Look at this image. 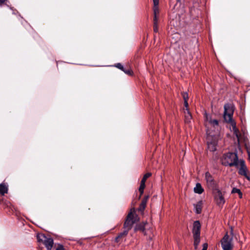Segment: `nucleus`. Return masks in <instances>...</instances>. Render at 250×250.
<instances>
[{
    "label": "nucleus",
    "instance_id": "11",
    "mask_svg": "<svg viewBox=\"0 0 250 250\" xmlns=\"http://www.w3.org/2000/svg\"><path fill=\"white\" fill-rule=\"evenodd\" d=\"M201 225L198 221H196L193 223L192 233L193 237L200 236Z\"/></svg>",
    "mask_w": 250,
    "mask_h": 250
},
{
    "label": "nucleus",
    "instance_id": "15",
    "mask_svg": "<svg viewBox=\"0 0 250 250\" xmlns=\"http://www.w3.org/2000/svg\"><path fill=\"white\" fill-rule=\"evenodd\" d=\"M202 201L198 202L196 205H194L195 211L197 214H199L202 211Z\"/></svg>",
    "mask_w": 250,
    "mask_h": 250
},
{
    "label": "nucleus",
    "instance_id": "28",
    "mask_svg": "<svg viewBox=\"0 0 250 250\" xmlns=\"http://www.w3.org/2000/svg\"><path fill=\"white\" fill-rule=\"evenodd\" d=\"M182 96L184 100V101L188 100V94L186 92H184L182 93Z\"/></svg>",
    "mask_w": 250,
    "mask_h": 250
},
{
    "label": "nucleus",
    "instance_id": "3",
    "mask_svg": "<svg viewBox=\"0 0 250 250\" xmlns=\"http://www.w3.org/2000/svg\"><path fill=\"white\" fill-rule=\"evenodd\" d=\"M138 221L139 217L136 214L135 208H131L124 223V230L127 231L128 232L129 230L132 228L133 224Z\"/></svg>",
    "mask_w": 250,
    "mask_h": 250
},
{
    "label": "nucleus",
    "instance_id": "16",
    "mask_svg": "<svg viewBox=\"0 0 250 250\" xmlns=\"http://www.w3.org/2000/svg\"><path fill=\"white\" fill-rule=\"evenodd\" d=\"M8 188L4 184H0V194L4 195L5 193H7Z\"/></svg>",
    "mask_w": 250,
    "mask_h": 250
},
{
    "label": "nucleus",
    "instance_id": "5",
    "mask_svg": "<svg viewBox=\"0 0 250 250\" xmlns=\"http://www.w3.org/2000/svg\"><path fill=\"white\" fill-rule=\"evenodd\" d=\"M237 167L238 168V174L244 176L248 181H250V172L245 161L242 159L239 160L238 166Z\"/></svg>",
    "mask_w": 250,
    "mask_h": 250
},
{
    "label": "nucleus",
    "instance_id": "26",
    "mask_svg": "<svg viewBox=\"0 0 250 250\" xmlns=\"http://www.w3.org/2000/svg\"><path fill=\"white\" fill-rule=\"evenodd\" d=\"M114 66L118 68V69L121 70L122 71L124 69V68L123 65L120 63H117L115 64Z\"/></svg>",
    "mask_w": 250,
    "mask_h": 250
},
{
    "label": "nucleus",
    "instance_id": "8",
    "mask_svg": "<svg viewBox=\"0 0 250 250\" xmlns=\"http://www.w3.org/2000/svg\"><path fill=\"white\" fill-rule=\"evenodd\" d=\"M214 201L216 204L222 207L225 203V200L224 195L221 191L218 188L213 190Z\"/></svg>",
    "mask_w": 250,
    "mask_h": 250
},
{
    "label": "nucleus",
    "instance_id": "2",
    "mask_svg": "<svg viewBox=\"0 0 250 250\" xmlns=\"http://www.w3.org/2000/svg\"><path fill=\"white\" fill-rule=\"evenodd\" d=\"M222 165L225 166H238V159L236 153H228L224 154L222 159Z\"/></svg>",
    "mask_w": 250,
    "mask_h": 250
},
{
    "label": "nucleus",
    "instance_id": "32",
    "mask_svg": "<svg viewBox=\"0 0 250 250\" xmlns=\"http://www.w3.org/2000/svg\"><path fill=\"white\" fill-rule=\"evenodd\" d=\"M6 0H0V3H3Z\"/></svg>",
    "mask_w": 250,
    "mask_h": 250
},
{
    "label": "nucleus",
    "instance_id": "13",
    "mask_svg": "<svg viewBox=\"0 0 250 250\" xmlns=\"http://www.w3.org/2000/svg\"><path fill=\"white\" fill-rule=\"evenodd\" d=\"M154 7H153V12H154V18L153 20H158L157 15L159 14V10L158 7L159 4V0H153Z\"/></svg>",
    "mask_w": 250,
    "mask_h": 250
},
{
    "label": "nucleus",
    "instance_id": "31",
    "mask_svg": "<svg viewBox=\"0 0 250 250\" xmlns=\"http://www.w3.org/2000/svg\"><path fill=\"white\" fill-rule=\"evenodd\" d=\"M184 105L186 109H188V100L184 101Z\"/></svg>",
    "mask_w": 250,
    "mask_h": 250
},
{
    "label": "nucleus",
    "instance_id": "29",
    "mask_svg": "<svg viewBox=\"0 0 250 250\" xmlns=\"http://www.w3.org/2000/svg\"><path fill=\"white\" fill-rule=\"evenodd\" d=\"M56 250H65L62 245H59Z\"/></svg>",
    "mask_w": 250,
    "mask_h": 250
},
{
    "label": "nucleus",
    "instance_id": "14",
    "mask_svg": "<svg viewBox=\"0 0 250 250\" xmlns=\"http://www.w3.org/2000/svg\"><path fill=\"white\" fill-rule=\"evenodd\" d=\"M204 189L201 184L198 183L196 184V186L194 188V191L196 193L202 194L204 192Z\"/></svg>",
    "mask_w": 250,
    "mask_h": 250
},
{
    "label": "nucleus",
    "instance_id": "1",
    "mask_svg": "<svg viewBox=\"0 0 250 250\" xmlns=\"http://www.w3.org/2000/svg\"><path fill=\"white\" fill-rule=\"evenodd\" d=\"M224 118L226 122L229 123L232 127V131L235 135L238 143L240 140V134L239 130L236 126V123L232 120V115L233 114V110L232 107L229 104H226L224 105Z\"/></svg>",
    "mask_w": 250,
    "mask_h": 250
},
{
    "label": "nucleus",
    "instance_id": "18",
    "mask_svg": "<svg viewBox=\"0 0 250 250\" xmlns=\"http://www.w3.org/2000/svg\"><path fill=\"white\" fill-rule=\"evenodd\" d=\"M185 114L186 122H189L191 119V115L188 109H186V111H185Z\"/></svg>",
    "mask_w": 250,
    "mask_h": 250
},
{
    "label": "nucleus",
    "instance_id": "22",
    "mask_svg": "<svg viewBox=\"0 0 250 250\" xmlns=\"http://www.w3.org/2000/svg\"><path fill=\"white\" fill-rule=\"evenodd\" d=\"M145 184L141 182V184L139 188V191L140 193V197L144 193V190L145 188Z\"/></svg>",
    "mask_w": 250,
    "mask_h": 250
},
{
    "label": "nucleus",
    "instance_id": "23",
    "mask_svg": "<svg viewBox=\"0 0 250 250\" xmlns=\"http://www.w3.org/2000/svg\"><path fill=\"white\" fill-rule=\"evenodd\" d=\"M151 175V173L148 172L146 174H145L143 178V179L141 180V183H146V181L147 178H148L149 177H150Z\"/></svg>",
    "mask_w": 250,
    "mask_h": 250
},
{
    "label": "nucleus",
    "instance_id": "17",
    "mask_svg": "<svg viewBox=\"0 0 250 250\" xmlns=\"http://www.w3.org/2000/svg\"><path fill=\"white\" fill-rule=\"evenodd\" d=\"M146 224V223H142L137 225L135 228V230H140L142 232H144L145 229V225Z\"/></svg>",
    "mask_w": 250,
    "mask_h": 250
},
{
    "label": "nucleus",
    "instance_id": "9",
    "mask_svg": "<svg viewBox=\"0 0 250 250\" xmlns=\"http://www.w3.org/2000/svg\"><path fill=\"white\" fill-rule=\"evenodd\" d=\"M39 242H42L45 245L47 250H51L52 248L54 242L51 238H47L43 234H40L37 236Z\"/></svg>",
    "mask_w": 250,
    "mask_h": 250
},
{
    "label": "nucleus",
    "instance_id": "6",
    "mask_svg": "<svg viewBox=\"0 0 250 250\" xmlns=\"http://www.w3.org/2000/svg\"><path fill=\"white\" fill-rule=\"evenodd\" d=\"M206 119H205V126L207 127V132L208 131V133H211L209 130V128H213L216 129L218 127L219 123L218 121L216 119H212L210 116H208L206 113L205 114Z\"/></svg>",
    "mask_w": 250,
    "mask_h": 250
},
{
    "label": "nucleus",
    "instance_id": "30",
    "mask_svg": "<svg viewBox=\"0 0 250 250\" xmlns=\"http://www.w3.org/2000/svg\"><path fill=\"white\" fill-rule=\"evenodd\" d=\"M208 249V244L207 243H204L203 245V249L202 250H207Z\"/></svg>",
    "mask_w": 250,
    "mask_h": 250
},
{
    "label": "nucleus",
    "instance_id": "27",
    "mask_svg": "<svg viewBox=\"0 0 250 250\" xmlns=\"http://www.w3.org/2000/svg\"><path fill=\"white\" fill-rule=\"evenodd\" d=\"M145 208H146V206L140 204L138 210L139 211H140L141 212H143Z\"/></svg>",
    "mask_w": 250,
    "mask_h": 250
},
{
    "label": "nucleus",
    "instance_id": "25",
    "mask_svg": "<svg viewBox=\"0 0 250 250\" xmlns=\"http://www.w3.org/2000/svg\"><path fill=\"white\" fill-rule=\"evenodd\" d=\"M148 199V196H145L142 200L140 204L144 205L146 207V203Z\"/></svg>",
    "mask_w": 250,
    "mask_h": 250
},
{
    "label": "nucleus",
    "instance_id": "4",
    "mask_svg": "<svg viewBox=\"0 0 250 250\" xmlns=\"http://www.w3.org/2000/svg\"><path fill=\"white\" fill-rule=\"evenodd\" d=\"M234 235L232 228H231L230 234L227 232L220 241L223 250H232L233 248V236Z\"/></svg>",
    "mask_w": 250,
    "mask_h": 250
},
{
    "label": "nucleus",
    "instance_id": "10",
    "mask_svg": "<svg viewBox=\"0 0 250 250\" xmlns=\"http://www.w3.org/2000/svg\"><path fill=\"white\" fill-rule=\"evenodd\" d=\"M205 180L207 186L209 188L213 190L217 188L216 183L209 172H206L205 173Z\"/></svg>",
    "mask_w": 250,
    "mask_h": 250
},
{
    "label": "nucleus",
    "instance_id": "24",
    "mask_svg": "<svg viewBox=\"0 0 250 250\" xmlns=\"http://www.w3.org/2000/svg\"><path fill=\"white\" fill-rule=\"evenodd\" d=\"M232 193H237L239 195V196L240 198L242 197V193L241 192V190L237 188H233L231 191Z\"/></svg>",
    "mask_w": 250,
    "mask_h": 250
},
{
    "label": "nucleus",
    "instance_id": "19",
    "mask_svg": "<svg viewBox=\"0 0 250 250\" xmlns=\"http://www.w3.org/2000/svg\"><path fill=\"white\" fill-rule=\"evenodd\" d=\"M194 238V247L195 249H197L198 246L200 242V236L193 237Z\"/></svg>",
    "mask_w": 250,
    "mask_h": 250
},
{
    "label": "nucleus",
    "instance_id": "7",
    "mask_svg": "<svg viewBox=\"0 0 250 250\" xmlns=\"http://www.w3.org/2000/svg\"><path fill=\"white\" fill-rule=\"evenodd\" d=\"M207 144L208 148L210 151H214L216 150L217 140L214 135L211 134L207 131Z\"/></svg>",
    "mask_w": 250,
    "mask_h": 250
},
{
    "label": "nucleus",
    "instance_id": "12",
    "mask_svg": "<svg viewBox=\"0 0 250 250\" xmlns=\"http://www.w3.org/2000/svg\"><path fill=\"white\" fill-rule=\"evenodd\" d=\"M128 232L127 231L124 230L122 232H121L119 235L115 238V242L118 243H121L125 241V238Z\"/></svg>",
    "mask_w": 250,
    "mask_h": 250
},
{
    "label": "nucleus",
    "instance_id": "21",
    "mask_svg": "<svg viewBox=\"0 0 250 250\" xmlns=\"http://www.w3.org/2000/svg\"><path fill=\"white\" fill-rule=\"evenodd\" d=\"M153 30L157 33L158 31V20H153Z\"/></svg>",
    "mask_w": 250,
    "mask_h": 250
},
{
    "label": "nucleus",
    "instance_id": "20",
    "mask_svg": "<svg viewBox=\"0 0 250 250\" xmlns=\"http://www.w3.org/2000/svg\"><path fill=\"white\" fill-rule=\"evenodd\" d=\"M125 72L126 74L129 76H132L133 74V71L129 67L128 68H124V69L122 70Z\"/></svg>",
    "mask_w": 250,
    "mask_h": 250
}]
</instances>
